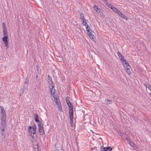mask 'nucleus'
Masks as SVG:
<instances>
[{
  "instance_id": "2f4dec72",
  "label": "nucleus",
  "mask_w": 151,
  "mask_h": 151,
  "mask_svg": "<svg viewBox=\"0 0 151 151\" xmlns=\"http://www.w3.org/2000/svg\"><path fill=\"white\" fill-rule=\"evenodd\" d=\"M66 100L67 104L70 102V98L69 97H67L66 98Z\"/></svg>"
},
{
  "instance_id": "ddd939ff",
  "label": "nucleus",
  "mask_w": 151,
  "mask_h": 151,
  "mask_svg": "<svg viewBox=\"0 0 151 151\" xmlns=\"http://www.w3.org/2000/svg\"><path fill=\"white\" fill-rule=\"evenodd\" d=\"M1 108V114H6V112L4 110V107L2 106H0Z\"/></svg>"
},
{
  "instance_id": "f704fd0d",
  "label": "nucleus",
  "mask_w": 151,
  "mask_h": 151,
  "mask_svg": "<svg viewBox=\"0 0 151 151\" xmlns=\"http://www.w3.org/2000/svg\"><path fill=\"white\" fill-rule=\"evenodd\" d=\"M29 82V79L27 78L25 79V81L24 83L25 84H27Z\"/></svg>"
},
{
  "instance_id": "a211bd4d",
  "label": "nucleus",
  "mask_w": 151,
  "mask_h": 151,
  "mask_svg": "<svg viewBox=\"0 0 151 151\" xmlns=\"http://www.w3.org/2000/svg\"><path fill=\"white\" fill-rule=\"evenodd\" d=\"M1 127H5L6 125V121H1Z\"/></svg>"
},
{
  "instance_id": "4c0bfd02",
  "label": "nucleus",
  "mask_w": 151,
  "mask_h": 151,
  "mask_svg": "<svg viewBox=\"0 0 151 151\" xmlns=\"http://www.w3.org/2000/svg\"><path fill=\"white\" fill-rule=\"evenodd\" d=\"M103 149H102L101 148V151H107V150H107L106 149L105 147V148L103 147Z\"/></svg>"
},
{
  "instance_id": "1a4fd4ad",
  "label": "nucleus",
  "mask_w": 151,
  "mask_h": 151,
  "mask_svg": "<svg viewBox=\"0 0 151 151\" xmlns=\"http://www.w3.org/2000/svg\"><path fill=\"white\" fill-rule=\"evenodd\" d=\"M124 68L126 69H130L131 67L129 63L127 62L124 63Z\"/></svg>"
},
{
  "instance_id": "e433bc0d",
  "label": "nucleus",
  "mask_w": 151,
  "mask_h": 151,
  "mask_svg": "<svg viewBox=\"0 0 151 151\" xmlns=\"http://www.w3.org/2000/svg\"><path fill=\"white\" fill-rule=\"evenodd\" d=\"M116 13L118 14V15L120 16H121V15H122V14L119 10L118 11V12H117V13Z\"/></svg>"
},
{
  "instance_id": "ea45409f",
  "label": "nucleus",
  "mask_w": 151,
  "mask_h": 151,
  "mask_svg": "<svg viewBox=\"0 0 151 151\" xmlns=\"http://www.w3.org/2000/svg\"><path fill=\"white\" fill-rule=\"evenodd\" d=\"M36 78H37V75L36 76Z\"/></svg>"
},
{
  "instance_id": "a19ab883",
  "label": "nucleus",
  "mask_w": 151,
  "mask_h": 151,
  "mask_svg": "<svg viewBox=\"0 0 151 151\" xmlns=\"http://www.w3.org/2000/svg\"><path fill=\"white\" fill-rule=\"evenodd\" d=\"M33 136H33H33H32V138H33Z\"/></svg>"
},
{
  "instance_id": "bb28decb",
  "label": "nucleus",
  "mask_w": 151,
  "mask_h": 151,
  "mask_svg": "<svg viewBox=\"0 0 151 151\" xmlns=\"http://www.w3.org/2000/svg\"><path fill=\"white\" fill-rule=\"evenodd\" d=\"M121 17L125 20H127L128 19V18L124 14H122V15H121Z\"/></svg>"
},
{
  "instance_id": "58836bf2",
  "label": "nucleus",
  "mask_w": 151,
  "mask_h": 151,
  "mask_svg": "<svg viewBox=\"0 0 151 151\" xmlns=\"http://www.w3.org/2000/svg\"><path fill=\"white\" fill-rule=\"evenodd\" d=\"M99 14L101 16H104V14L102 11H101Z\"/></svg>"
},
{
  "instance_id": "423d86ee",
  "label": "nucleus",
  "mask_w": 151,
  "mask_h": 151,
  "mask_svg": "<svg viewBox=\"0 0 151 151\" xmlns=\"http://www.w3.org/2000/svg\"><path fill=\"white\" fill-rule=\"evenodd\" d=\"M2 26L3 28L4 35H5V36H7V34L6 31V27L5 23L4 22H3L2 23Z\"/></svg>"
},
{
  "instance_id": "cd10ccee",
  "label": "nucleus",
  "mask_w": 151,
  "mask_h": 151,
  "mask_svg": "<svg viewBox=\"0 0 151 151\" xmlns=\"http://www.w3.org/2000/svg\"><path fill=\"white\" fill-rule=\"evenodd\" d=\"M89 35L91 39H92L93 38L94 35L91 32L89 33Z\"/></svg>"
},
{
  "instance_id": "20e7f679",
  "label": "nucleus",
  "mask_w": 151,
  "mask_h": 151,
  "mask_svg": "<svg viewBox=\"0 0 151 151\" xmlns=\"http://www.w3.org/2000/svg\"><path fill=\"white\" fill-rule=\"evenodd\" d=\"M69 118L70 120V125L71 127H73V113H69Z\"/></svg>"
},
{
  "instance_id": "6e6552de",
  "label": "nucleus",
  "mask_w": 151,
  "mask_h": 151,
  "mask_svg": "<svg viewBox=\"0 0 151 151\" xmlns=\"http://www.w3.org/2000/svg\"><path fill=\"white\" fill-rule=\"evenodd\" d=\"M129 145L133 147V148L135 150H137L138 149V148L136 145L133 142L129 141Z\"/></svg>"
},
{
  "instance_id": "473e14b6",
  "label": "nucleus",
  "mask_w": 151,
  "mask_h": 151,
  "mask_svg": "<svg viewBox=\"0 0 151 151\" xmlns=\"http://www.w3.org/2000/svg\"><path fill=\"white\" fill-rule=\"evenodd\" d=\"M86 27V30L88 32H89L90 31V28L88 27V25H87Z\"/></svg>"
},
{
  "instance_id": "7c9ffc66",
  "label": "nucleus",
  "mask_w": 151,
  "mask_h": 151,
  "mask_svg": "<svg viewBox=\"0 0 151 151\" xmlns=\"http://www.w3.org/2000/svg\"><path fill=\"white\" fill-rule=\"evenodd\" d=\"M117 55L120 59L122 58L123 57V56L121 55V53L119 52H117Z\"/></svg>"
},
{
  "instance_id": "dca6fc26",
  "label": "nucleus",
  "mask_w": 151,
  "mask_h": 151,
  "mask_svg": "<svg viewBox=\"0 0 151 151\" xmlns=\"http://www.w3.org/2000/svg\"><path fill=\"white\" fill-rule=\"evenodd\" d=\"M33 132L32 133L33 134H35L36 132V126H33L32 127Z\"/></svg>"
},
{
  "instance_id": "aec40b11",
  "label": "nucleus",
  "mask_w": 151,
  "mask_h": 151,
  "mask_svg": "<svg viewBox=\"0 0 151 151\" xmlns=\"http://www.w3.org/2000/svg\"><path fill=\"white\" fill-rule=\"evenodd\" d=\"M80 18L81 21L86 19L84 18V14L82 13H81L80 14Z\"/></svg>"
},
{
  "instance_id": "412c9836",
  "label": "nucleus",
  "mask_w": 151,
  "mask_h": 151,
  "mask_svg": "<svg viewBox=\"0 0 151 151\" xmlns=\"http://www.w3.org/2000/svg\"><path fill=\"white\" fill-rule=\"evenodd\" d=\"M111 9L113 11L116 13H117V12L119 10L117 9L114 6L112 7Z\"/></svg>"
},
{
  "instance_id": "c85d7f7f",
  "label": "nucleus",
  "mask_w": 151,
  "mask_h": 151,
  "mask_svg": "<svg viewBox=\"0 0 151 151\" xmlns=\"http://www.w3.org/2000/svg\"><path fill=\"white\" fill-rule=\"evenodd\" d=\"M107 151H111L112 149V148L111 147H105Z\"/></svg>"
},
{
  "instance_id": "72a5a7b5",
  "label": "nucleus",
  "mask_w": 151,
  "mask_h": 151,
  "mask_svg": "<svg viewBox=\"0 0 151 151\" xmlns=\"http://www.w3.org/2000/svg\"><path fill=\"white\" fill-rule=\"evenodd\" d=\"M127 72L129 75H130L132 73L130 69H127Z\"/></svg>"
},
{
  "instance_id": "f257e3e1",
  "label": "nucleus",
  "mask_w": 151,
  "mask_h": 151,
  "mask_svg": "<svg viewBox=\"0 0 151 151\" xmlns=\"http://www.w3.org/2000/svg\"><path fill=\"white\" fill-rule=\"evenodd\" d=\"M42 124H40L37 125L40 134V135H42L44 133V131L43 127L41 125Z\"/></svg>"
},
{
  "instance_id": "9d476101",
  "label": "nucleus",
  "mask_w": 151,
  "mask_h": 151,
  "mask_svg": "<svg viewBox=\"0 0 151 151\" xmlns=\"http://www.w3.org/2000/svg\"><path fill=\"white\" fill-rule=\"evenodd\" d=\"M93 8L95 10H96L97 13L99 14L101 11V9L98 8V6L95 5H94Z\"/></svg>"
},
{
  "instance_id": "4be33fe9",
  "label": "nucleus",
  "mask_w": 151,
  "mask_h": 151,
  "mask_svg": "<svg viewBox=\"0 0 151 151\" xmlns=\"http://www.w3.org/2000/svg\"><path fill=\"white\" fill-rule=\"evenodd\" d=\"M32 127L31 126H29L28 128V131L30 133V134L32 135Z\"/></svg>"
},
{
  "instance_id": "a878e982",
  "label": "nucleus",
  "mask_w": 151,
  "mask_h": 151,
  "mask_svg": "<svg viewBox=\"0 0 151 151\" xmlns=\"http://www.w3.org/2000/svg\"><path fill=\"white\" fill-rule=\"evenodd\" d=\"M82 22V24L84 26H86L87 25V22L86 21V19L85 20H83L81 21Z\"/></svg>"
},
{
  "instance_id": "f8f14e48",
  "label": "nucleus",
  "mask_w": 151,
  "mask_h": 151,
  "mask_svg": "<svg viewBox=\"0 0 151 151\" xmlns=\"http://www.w3.org/2000/svg\"><path fill=\"white\" fill-rule=\"evenodd\" d=\"M1 121H6V114H1Z\"/></svg>"
},
{
  "instance_id": "c9c22d12",
  "label": "nucleus",
  "mask_w": 151,
  "mask_h": 151,
  "mask_svg": "<svg viewBox=\"0 0 151 151\" xmlns=\"http://www.w3.org/2000/svg\"><path fill=\"white\" fill-rule=\"evenodd\" d=\"M120 59L123 62H124L125 63H127L126 59L124 58L123 57H122V58H121Z\"/></svg>"
},
{
  "instance_id": "5701e85b",
  "label": "nucleus",
  "mask_w": 151,
  "mask_h": 151,
  "mask_svg": "<svg viewBox=\"0 0 151 151\" xmlns=\"http://www.w3.org/2000/svg\"><path fill=\"white\" fill-rule=\"evenodd\" d=\"M55 100V101L57 104V105H58V104H59V103H60V101H58V100H59L58 99V98H56L55 99H54Z\"/></svg>"
},
{
  "instance_id": "0eeeda50",
  "label": "nucleus",
  "mask_w": 151,
  "mask_h": 151,
  "mask_svg": "<svg viewBox=\"0 0 151 151\" xmlns=\"http://www.w3.org/2000/svg\"><path fill=\"white\" fill-rule=\"evenodd\" d=\"M67 104L69 108V113H73V107L72 103L71 102H70Z\"/></svg>"
},
{
  "instance_id": "7ed1b4c3",
  "label": "nucleus",
  "mask_w": 151,
  "mask_h": 151,
  "mask_svg": "<svg viewBox=\"0 0 151 151\" xmlns=\"http://www.w3.org/2000/svg\"><path fill=\"white\" fill-rule=\"evenodd\" d=\"M49 88L51 93L54 92V91H56L54 87V85L53 83H52L49 84Z\"/></svg>"
},
{
  "instance_id": "f3484780",
  "label": "nucleus",
  "mask_w": 151,
  "mask_h": 151,
  "mask_svg": "<svg viewBox=\"0 0 151 151\" xmlns=\"http://www.w3.org/2000/svg\"><path fill=\"white\" fill-rule=\"evenodd\" d=\"M25 89V87L24 86L21 88L20 90V94L21 95L23 94L24 90Z\"/></svg>"
},
{
  "instance_id": "393cba45",
  "label": "nucleus",
  "mask_w": 151,
  "mask_h": 151,
  "mask_svg": "<svg viewBox=\"0 0 151 151\" xmlns=\"http://www.w3.org/2000/svg\"><path fill=\"white\" fill-rule=\"evenodd\" d=\"M145 86H146V88H148L151 91V86L148 84H145Z\"/></svg>"
},
{
  "instance_id": "9b49d317",
  "label": "nucleus",
  "mask_w": 151,
  "mask_h": 151,
  "mask_svg": "<svg viewBox=\"0 0 151 151\" xmlns=\"http://www.w3.org/2000/svg\"><path fill=\"white\" fill-rule=\"evenodd\" d=\"M104 3L106 5L109 7L111 9L113 6L110 3H108L106 0H104Z\"/></svg>"
},
{
  "instance_id": "4468645a",
  "label": "nucleus",
  "mask_w": 151,
  "mask_h": 151,
  "mask_svg": "<svg viewBox=\"0 0 151 151\" xmlns=\"http://www.w3.org/2000/svg\"><path fill=\"white\" fill-rule=\"evenodd\" d=\"M47 80L49 84L53 83L52 78L49 75L47 76Z\"/></svg>"
},
{
  "instance_id": "6ab92c4d",
  "label": "nucleus",
  "mask_w": 151,
  "mask_h": 151,
  "mask_svg": "<svg viewBox=\"0 0 151 151\" xmlns=\"http://www.w3.org/2000/svg\"><path fill=\"white\" fill-rule=\"evenodd\" d=\"M57 106H58V109L59 110V111L61 112H62L63 110L62 109V106H61V103H59V104H58V105H57Z\"/></svg>"
},
{
  "instance_id": "39448f33",
  "label": "nucleus",
  "mask_w": 151,
  "mask_h": 151,
  "mask_svg": "<svg viewBox=\"0 0 151 151\" xmlns=\"http://www.w3.org/2000/svg\"><path fill=\"white\" fill-rule=\"evenodd\" d=\"M39 116L37 114H34V119L35 121L37 123V125L40 124H42V122H40L38 119Z\"/></svg>"
},
{
  "instance_id": "c756f323",
  "label": "nucleus",
  "mask_w": 151,
  "mask_h": 151,
  "mask_svg": "<svg viewBox=\"0 0 151 151\" xmlns=\"http://www.w3.org/2000/svg\"><path fill=\"white\" fill-rule=\"evenodd\" d=\"M5 128V127H1V130H2V131H1V134L2 135H3L4 134V131Z\"/></svg>"
},
{
  "instance_id": "b1692460",
  "label": "nucleus",
  "mask_w": 151,
  "mask_h": 151,
  "mask_svg": "<svg viewBox=\"0 0 151 151\" xmlns=\"http://www.w3.org/2000/svg\"><path fill=\"white\" fill-rule=\"evenodd\" d=\"M106 101L107 102V103H106V104H112V100H108V99H106L105 100V101L106 102Z\"/></svg>"
},
{
  "instance_id": "2eb2a0df",
  "label": "nucleus",
  "mask_w": 151,
  "mask_h": 151,
  "mask_svg": "<svg viewBox=\"0 0 151 151\" xmlns=\"http://www.w3.org/2000/svg\"><path fill=\"white\" fill-rule=\"evenodd\" d=\"M55 91H54V92H53L52 93H51L52 96L53 97L54 99H55L56 98H58V96H57V94L55 93Z\"/></svg>"
},
{
  "instance_id": "f03ea898",
  "label": "nucleus",
  "mask_w": 151,
  "mask_h": 151,
  "mask_svg": "<svg viewBox=\"0 0 151 151\" xmlns=\"http://www.w3.org/2000/svg\"><path fill=\"white\" fill-rule=\"evenodd\" d=\"M2 40L4 42L5 46L7 48L9 47L7 36H4L2 38Z\"/></svg>"
}]
</instances>
